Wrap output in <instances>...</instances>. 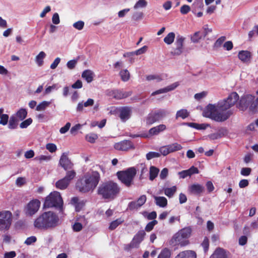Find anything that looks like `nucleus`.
Returning <instances> with one entry per match:
<instances>
[{"label": "nucleus", "instance_id": "30", "mask_svg": "<svg viewBox=\"0 0 258 258\" xmlns=\"http://www.w3.org/2000/svg\"><path fill=\"white\" fill-rule=\"evenodd\" d=\"M82 77L84 78L88 83H90L93 80L94 74L91 70H87L83 72L82 74Z\"/></svg>", "mask_w": 258, "mask_h": 258}, {"label": "nucleus", "instance_id": "19", "mask_svg": "<svg viewBox=\"0 0 258 258\" xmlns=\"http://www.w3.org/2000/svg\"><path fill=\"white\" fill-rule=\"evenodd\" d=\"M205 191L204 187L199 184H193L188 187V191L190 194L199 195Z\"/></svg>", "mask_w": 258, "mask_h": 258}, {"label": "nucleus", "instance_id": "12", "mask_svg": "<svg viewBox=\"0 0 258 258\" xmlns=\"http://www.w3.org/2000/svg\"><path fill=\"white\" fill-rule=\"evenodd\" d=\"M76 172L74 170L68 171L63 178L58 180L55 183V186L59 189H64L69 186L71 181L75 177Z\"/></svg>", "mask_w": 258, "mask_h": 258}, {"label": "nucleus", "instance_id": "48", "mask_svg": "<svg viewBox=\"0 0 258 258\" xmlns=\"http://www.w3.org/2000/svg\"><path fill=\"white\" fill-rule=\"evenodd\" d=\"M170 257L169 250L167 248H164L161 251L157 258H170Z\"/></svg>", "mask_w": 258, "mask_h": 258}, {"label": "nucleus", "instance_id": "1", "mask_svg": "<svg viewBox=\"0 0 258 258\" xmlns=\"http://www.w3.org/2000/svg\"><path fill=\"white\" fill-rule=\"evenodd\" d=\"M230 108L231 106L224 99L217 104L208 105L203 111V116L218 122L224 121L233 113L232 110L229 109Z\"/></svg>", "mask_w": 258, "mask_h": 258}, {"label": "nucleus", "instance_id": "11", "mask_svg": "<svg viewBox=\"0 0 258 258\" xmlns=\"http://www.w3.org/2000/svg\"><path fill=\"white\" fill-rule=\"evenodd\" d=\"M168 113V112L164 109L152 111L146 117V122L148 125H151L165 117Z\"/></svg>", "mask_w": 258, "mask_h": 258}, {"label": "nucleus", "instance_id": "2", "mask_svg": "<svg viewBox=\"0 0 258 258\" xmlns=\"http://www.w3.org/2000/svg\"><path fill=\"white\" fill-rule=\"evenodd\" d=\"M60 223L57 215L51 211L44 212L38 216L34 222V227L38 229H53Z\"/></svg>", "mask_w": 258, "mask_h": 258}, {"label": "nucleus", "instance_id": "28", "mask_svg": "<svg viewBox=\"0 0 258 258\" xmlns=\"http://www.w3.org/2000/svg\"><path fill=\"white\" fill-rule=\"evenodd\" d=\"M155 200V204L157 206L165 208L167 205V200L164 197H157L153 196Z\"/></svg>", "mask_w": 258, "mask_h": 258}, {"label": "nucleus", "instance_id": "62", "mask_svg": "<svg viewBox=\"0 0 258 258\" xmlns=\"http://www.w3.org/2000/svg\"><path fill=\"white\" fill-rule=\"evenodd\" d=\"M207 94L206 92L203 91L201 93H197L195 95L194 97L197 100H200L201 99L205 98Z\"/></svg>", "mask_w": 258, "mask_h": 258}, {"label": "nucleus", "instance_id": "46", "mask_svg": "<svg viewBox=\"0 0 258 258\" xmlns=\"http://www.w3.org/2000/svg\"><path fill=\"white\" fill-rule=\"evenodd\" d=\"M131 94L132 93L130 92H122L117 91L116 92V94L114 95V97L117 99H122L130 96Z\"/></svg>", "mask_w": 258, "mask_h": 258}, {"label": "nucleus", "instance_id": "53", "mask_svg": "<svg viewBox=\"0 0 258 258\" xmlns=\"http://www.w3.org/2000/svg\"><path fill=\"white\" fill-rule=\"evenodd\" d=\"M83 225L82 223H80L79 222L76 221L72 226L73 229L75 232H79L82 230Z\"/></svg>", "mask_w": 258, "mask_h": 258}, {"label": "nucleus", "instance_id": "5", "mask_svg": "<svg viewBox=\"0 0 258 258\" xmlns=\"http://www.w3.org/2000/svg\"><path fill=\"white\" fill-rule=\"evenodd\" d=\"M192 229L190 226L184 227L177 232L173 236L171 241L176 245L184 246L189 243L188 239L190 237Z\"/></svg>", "mask_w": 258, "mask_h": 258}, {"label": "nucleus", "instance_id": "49", "mask_svg": "<svg viewBox=\"0 0 258 258\" xmlns=\"http://www.w3.org/2000/svg\"><path fill=\"white\" fill-rule=\"evenodd\" d=\"M160 156V153L155 152H150L146 154V158L149 160L154 158H158Z\"/></svg>", "mask_w": 258, "mask_h": 258}, {"label": "nucleus", "instance_id": "64", "mask_svg": "<svg viewBox=\"0 0 258 258\" xmlns=\"http://www.w3.org/2000/svg\"><path fill=\"white\" fill-rule=\"evenodd\" d=\"M57 89V85L56 84H53V85L51 86L47 87L45 91L44 94L46 95L49 94L51 92H52L53 90Z\"/></svg>", "mask_w": 258, "mask_h": 258}, {"label": "nucleus", "instance_id": "4", "mask_svg": "<svg viewBox=\"0 0 258 258\" xmlns=\"http://www.w3.org/2000/svg\"><path fill=\"white\" fill-rule=\"evenodd\" d=\"M100 180V174L97 171H93L87 174L84 178L77 183L78 189L83 192H88L94 189Z\"/></svg>", "mask_w": 258, "mask_h": 258}, {"label": "nucleus", "instance_id": "36", "mask_svg": "<svg viewBox=\"0 0 258 258\" xmlns=\"http://www.w3.org/2000/svg\"><path fill=\"white\" fill-rule=\"evenodd\" d=\"M159 172L158 168L154 166H151L150 168V180L153 181L157 176Z\"/></svg>", "mask_w": 258, "mask_h": 258}, {"label": "nucleus", "instance_id": "50", "mask_svg": "<svg viewBox=\"0 0 258 258\" xmlns=\"http://www.w3.org/2000/svg\"><path fill=\"white\" fill-rule=\"evenodd\" d=\"M32 123V119L31 118H29L23 121H22L20 124V127L21 128H26L29 125H30Z\"/></svg>", "mask_w": 258, "mask_h": 258}, {"label": "nucleus", "instance_id": "9", "mask_svg": "<svg viewBox=\"0 0 258 258\" xmlns=\"http://www.w3.org/2000/svg\"><path fill=\"white\" fill-rule=\"evenodd\" d=\"M13 220L12 214L9 211L0 212V231L8 230L12 224Z\"/></svg>", "mask_w": 258, "mask_h": 258}, {"label": "nucleus", "instance_id": "56", "mask_svg": "<svg viewBox=\"0 0 258 258\" xmlns=\"http://www.w3.org/2000/svg\"><path fill=\"white\" fill-rule=\"evenodd\" d=\"M37 240V238L34 236H32L28 237L25 241L24 243L27 245H30L32 243H35Z\"/></svg>", "mask_w": 258, "mask_h": 258}, {"label": "nucleus", "instance_id": "60", "mask_svg": "<svg viewBox=\"0 0 258 258\" xmlns=\"http://www.w3.org/2000/svg\"><path fill=\"white\" fill-rule=\"evenodd\" d=\"M71 124L70 122H67L66 125L61 127L59 130V132L61 134H64L66 133L70 129L71 127Z\"/></svg>", "mask_w": 258, "mask_h": 258}, {"label": "nucleus", "instance_id": "32", "mask_svg": "<svg viewBox=\"0 0 258 258\" xmlns=\"http://www.w3.org/2000/svg\"><path fill=\"white\" fill-rule=\"evenodd\" d=\"M177 187L176 186L163 188L164 194L169 198H172L174 196Z\"/></svg>", "mask_w": 258, "mask_h": 258}, {"label": "nucleus", "instance_id": "52", "mask_svg": "<svg viewBox=\"0 0 258 258\" xmlns=\"http://www.w3.org/2000/svg\"><path fill=\"white\" fill-rule=\"evenodd\" d=\"M85 23L82 21H78L74 23L73 25V27L77 30H81L84 27Z\"/></svg>", "mask_w": 258, "mask_h": 258}, {"label": "nucleus", "instance_id": "10", "mask_svg": "<svg viewBox=\"0 0 258 258\" xmlns=\"http://www.w3.org/2000/svg\"><path fill=\"white\" fill-rule=\"evenodd\" d=\"M146 232L144 230H139L135 235L131 242L124 245V249L129 251L132 248H138L140 243L143 241Z\"/></svg>", "mask_w": 258, "mask_h": 258}, {"label": "nucleus", "instance_id": "14", "mask_svg": "<svg viewBox=\"0 0 258 258\" xmlns=\"http://www.w3.org/2000/svg\"><path fill=\"white\" fill-rule=\"evenodd\" d=\"M185 37L183 36L178 35L176 38V40L174 43L175 48L173 49L171 53L174 55H180L183 50V44L185 41Z\"/></svg>", "mask_w": 258, "mask_h": 258}, {"label": "nucleus", "instance_id": "13", "mask_svg": "<svg viewBox=\"0 0 258 258\" xmlns=\"http://www.w3.org/2000/svg\"><path fill=\"white\" fill-rule=\"evenodd\" d=\"M40 202L38 200H33L29 202L25 208V214L28 216L34 215L39 210Z\"/></svg>", "mask_w": 258, "mask_h": 258}, {"label": "nucleus", "instance_id": "33", "mask_svg": "<svg viewBox=\"0 0 258 258\" xmlns=\"http://www.w3.org/2000/svg\"><path fill=\"white\" fill-rule=\"evenodd\" d=\"M18 119L16 118V117H15V116L13 115L11 116L9 121V128L11 130L16 128L18 126Z\"/></svg>", "mask_w": 258, "mask_h": 258}, {"label": "nucleus", "instance_id": "55", "mask_svg": "<svg viewBox=\"0 0 258 258\" xmlns=\"http://www.w3.org/2000/svg\"><path fill=\"white\" fill-rule=\"evenodd\" d=\"M159 151H160L159 153H160V155L162 154L163 156H166V155H168V154L170 153L169 152V147H168V145L161 147L159 149Z\"/></svg>", "mask_w": 258, "mask_h": 258}, {"label": "nucleus", "instance_id": "8", "mask_svg": "<svg viewBox=\"0 0 258 258\" xmlns=\"http://www.w3.org/2000/svg\"><path fill=\"white\" fill-rule=\"evenodd\" d=\"M62 204L63 201L60 193L58 191H53L46 197L44 205L47 208L53 207L60 208Z\"/></svg>", "mask_w": 258, "mask_h": 258}, {"label": "nucleus", "instance_id": "31", "mask_svg": "<svg viewBox=\"0 0 258 258\" xmlns=\"http://www.w3.org/2000/svg\"><path fill=\"white\" fill-rule=\"evenodd\" d=\"M27 115V110L24 108H21L13 115L15 116L18 120L21 121L23 120L26 117Z\"/></svg>", "mask_w": 258, "mask_h": 258}, {"label": "nucleus", "instance_id": "17", "mask_svg": "<svg viewBox=\"0 0 258 258\" xmlns=\"http://www.w3.org/2000/svg\"><path fill=\"white\" fill-rule=\"evenodd\" d=\"M114 148L119 151H126L130 149L134 148V146L131 141L124 140L115 143Z\"/></svg>", "mask_w": 258, "mask_h": 258}, {"label": "nucleus", "instance_id": "51", "mask_svg": "<svg viewBox=\"0 0 258 258\" xmlns=\"http://www.w3.org/2000/svg\"><path fill=\"white\" fill-rule=\"evenodd\" d=\"M158 222L154 220L148 223L145 227V230L147 232L151 231L154 228V226L157 224Z\"/></svg>", "mask_w": 258, "mask_h": 258}, {"label": "nucleus", "instance_id": "37", "mask_svg": "<svg viewBox=\"0 0 258 258\" xmlns=\"http://www.w3.org/2000/svg\"><path fill=\"white\" fill-rule=\"evenodd\" d=\"M189 115V112L185 109H182L177 111L176 113V118H181L185 119Z\"/></svg>", "mask_w": 258, "mask_h": 258}, {"label": "nucleus", "instance_id": "23", "mask_svg": "<svg viewBox=\"0 0 258 258\" xmlns=\"http://www.w3.org/2000/svg\"><path fill=\"white\" fill-rule=\"evenodd\" d=\"M227 251L222 248H217L209 258H227Z\"/></svg>", "mask_w": 258, "mask_h": 258}, {"label": "nucleus", "instance_id": "59", "mask_svg": "<svg viewBox=\"0 0 258 258\" xmlns=\"http://www.w3.org/2000/svg\"><path fill=\"white\" fill-rule=\"evenodd\" d=\"M202 245L204 248L205 252H207L209 249V239L207 237H205L202 243Z\"/></svg>", "mask_w": 258, "mask_h": 258}, {"label": "nucleus", "instance_id": "58", "mask_svg": "<svg viewBox=\"0 0 258 258\" xmlns=\"http://www.w3.org/2000/svg\"><path fill=\"white\" fill-rule=\"evenodd\" d=\"M226 38L224 36H222L218 38L214 44V47L218 48L221 46L224 41L225 40Z\"/></svg>", "mask_w": 258, "mask_h": 258}, {"label": "nucleus", "instance_id": "25", "mask_svg": "<svg viewBox=\"0 0 258 258\" xmlns=\"http://www.w3.org/2000/svg\"><path fill=\"white\" fill-rule=\"evenodd\" d=\"M251 56L250 52L247 50H241L238 52V54L239 59L243 62L249 61Z\"/></svg>", "mask_w": 258, "mask_h": 258}, {"label": "nucleus", "instance_id": "27", "mask_svg": "<svg viewBox=\"0 0 258 258\" xmlns=\"http://www.w3.org/2000/svg\"><path fill=\"white\" fill-rule=\"evenodd\" d=\"M239 99V95L236 92L231 93L227 99H225L228 104L231 107L234 106Z\"/></svg>", "mask_w": 258, "mask_h": 258}, {"label": "nucleus", "instance_id": "63", "mask_svg": "<svg viewBox=\"0 0 258 258\" xmlns=\"http://www.w3.org/2000/svg\"><path fill=\"white\" fill-rule=\"evenodd\" d=\"M190 11V8L189 6L184 5L180 8V13L182 14L185 15L187 14Z\"/></svg>", "mask_w": 258, "mask_h": 258}, {"label": "nucleus", "instance_id": "45", "mask_svg": "<svg viewBox=\"0 0 258 258\" xmlns=\"http://www.w3.org/2000/svg\"><path fill=\"white\" fill-rule=\"evenodd\" d=\"M147 6V2L146 0H139L134 5V8L138 9L145 8Z\"/></svg>", "mask_w": 258, "mask_h": 258}, {"label": "nucleus", "instance_id": "38", "mask_svg": "<svg viewBox=\"0 0 258 258\" xmlns=\"http://www.w3.org/2000/svg\"><path fill=\"white\" fill-rule=\"evenodd\" d=\"M175 35L173 32H170L164 38V42L170 45L172 44L175 39Z\"/></svg>", "mask_w": 258, "mask_h": 258}, {"label": "nucleus", "instance_id": "40", "mask_svg": "<svg viewBox=\"0 0 258 258\" xmlns=\"http://www.w3.org/2000/svg\"><path fill=\"white\" fill-rule=\"evenodd\" d=\"M51 157L50 156L41 155L38 156H36L34 158V160L39 163H41L43 161H49L51 160Z\"/></svg>", "mask_w": 258, "mask_h": 258}, {"label": "nucleus", "instance_id": "29", "mask_svg": "<svg viewBox=\"0 0 258 258\" xmlns=\"http://www.w3.org/2000/svg\"><path fill=\"white\" fill-rule=\"evenodd\" d=\"M71 203L74 205L76 211H80L85 205L84 201H80L77 197H74L71 200Z\"/></svg>", "mask_w": 258, "mask_h": 258}, {"label": "nucleus", "instance_id": "35", "mask_svg": "<svg viewBox=\"0 0 258 258\" xmlns=\"http://www.w3.org/2000/svg\"><path fill=\"white\" fill-rule=\"evenodd\" d=\"M46 57V54L44 51H41L35 57V62L39 67L43 64V59Z\"/></svg>", "mask_w": 258, "mask_h": 258}, {"label": "nucleus", "instance_id": "42", "mask_svg": "<svg viewBox=\"0 0 258 258\" xmlns=\"http://www.w3.org/2000/svg\"><path fill=\"white\" fill-rule=\"evenodd\" d=\"M168 147L169 149L170 153L174 152L175 151H177L179 150H180L182 149V147L181 146V145L175 143L170 145H168Z\"/></svg>", "mask_w": 258, "mask_h": 258}, {"label": "nucleus", "instance_id": "39", "mask_svg": "<svg viewBox=\"0 0 258 258\" xmlns=\"http://www.w3.org/2000/svg\"><path fill=\"white\" fill-rule=\"evenodd\" d=\"M124 220L122 218H118L112 222L110 224L109 229L111 230L115 229L118 225L123 222Z\"/></svg>", "mask_w": 258, "mask_h": 258}, {"label": "nucleus", "instance_id": "22", "mask_svg": "<svg viewBox=\"0 0 258 258\" xmlns=\"http://www.w3.org/2000/svg\"><path fill=\"white\" fill-rule=\"evenodd\" d=\"M179 85V83L178 82L174 83L173 84L162 89H160L158 90L155 92H153L151 95L154 96L155 95L167 93L169 91L173 90L175 89Z\"/></svg>", "mask_w": 258, "mask_h": 258}, {"label": "nucleus", "instance_id": "7", "mask_svg": "<svg viewBox=\"0 0 258 258\" xmlns=\"http://www.w3.org/2000/svg\"><path fill=\"white\" fill-rule=\"evenodd\" d=\"M137 171L135 167H130L125 171H118L117 175L120 181L127 187L133 184V180Z\"/></svg>", "mask_w": 258, "mask_h": 258}, {"label": "nucleus", "instance_id": "41", "mask_svg": "<svg viewBox=\"0 0 258 258\" xmlns=\"http://www.w3.org/2000/svg\"><path fill=\"white\" fill-rule=\"evenodd\" d=\"M119 75L121 80L124 82L127 81L130 78V73L126 69L121 70L119 73Z\"/></svg>", "mask_w": 258, "mask_h": 258}, {"label": "nucleus", "instance_id": "21", "mask_svg": "<svg viewBox=\"0 0 258 258\" xmlns=\"http://www.w3.org/2000/svg\"><path fill=\"white\" fill-rule=\"evenodd\" d=\"M179 85V83L178 82L174 83L173 84L162 89H160L158 90L155 92H153L151 95L154 96L155 95L167 93L169 91L173 90L175 89Z\"/></svg>", "mask_w": 258, "mask_h": 258}, {"label": "nucleus", "instance_id": "20", "mask_svg": "<svg viewBox=\"0 0 258 258\" xmlns=\"http://www.w3.org/2000/svg\"><path fill=\"white\" fill-rule=\"evenodd\" d=\"M94 104V100L93 99L89 98L86 101H82L79 102L77 106L76 110L77 112L83 111L84 107H89L92 106Z\"/></svg>", "mask_w": 258, "mask_h": 258}, {"label": "nucleus", "instance_id": "3", "mask_svg": "<svg viewBox=\"0 0 258 258\" xmlns=\"http://www.w3.org/2000/svg\"><path fill=\"white\" fill-rule=\"evenodd\" d=\"M120 187L116 182L108 181L103 182L99 186L97 189L98 194L105 200H112L119 195Z\"/></svg>", "mask_w": 258, "mask_h": 258}, {"label": "nucleus", "instance_id": "6", "mask_svg": "<svg viewBox=\"0 0 258 258\" xmlns=\"http://www.w3.org/2000/svg\"><path fill=\"white\" fill-rule=\"evenodd\" d=\"M256 103V100L253 95L245 94L240 98L237 107L242 111H244L248 108L251 111H257Z\"/></svg>", "mask_w": 258, "mask_h": 258}, {"label": "nucleus", "instance_id": "61", "mask_svg": "<svg viewBox=\"0 0 258 258\" xmlns=\"http://www.w3.org/2000/svg\"><path fill=\"white\" fill-rule=\"evenodd\" d=\"M76 221L80 223H82V225L85 226L87 224V221L84 216H79L76 218Z\"/></svg>", "mask_w": 258, "mask_h": 258}, {"label": "nucleus", "instance_id": "16", "mask_svg": "<svg viewBox=\"0 0 258 258\" xmlns=\"http://www.w3.org/2000/svg\"><path fill=\"white\" fill-rule=\"evenodd\" d=\"M69 153H63L60 158L59 161V165L62 167L65 170L71 169L73 167V163L68 157Z\"/></svg>", "mask_w": 258, "mask_h": 258}, {"label": "nucleus", "instance_id": "15", "mask_svg": "<svg viewBox=\"0 0 258 258\" xmlns=\"http://www.w3.org/2000/svg\"><path fill=\"white\" fill-rule=\"evenodd\" d=\"M146 196L144 195H142L137 201L130 202L127 209L130 211H137L146 203Z\"/></svg>", "mask_w": 258, "mask_h": 258}, {"label": "nucleus", "instance_id": "44", "mask_svg": "<svg viewBox=\"0 0 258 258\" xmlns=\"http://www.w3.org/2000/svg\"><path fill=\"white\" fill-rule=\"evenodd\" d=\"M206 35H203L200 32H197L191 37V40L194 42H198L203 36L205 37Z\"/></svg>", "mask_w": 258, "mask_h": 258}, {"label": "nucleus", "instance_id": "54", "mask_svg": "<svg viewBox=\"0 0 258 258\" xmlns=\"http://www.w3.org/2000/svg\"><path fill=\"white\" fill-rule=\"evenodd\" d=\"M46 149L50 153H54L57 150L56 146L53 143H48L46 145Z\"/></svg>", "mask_w": 258, "mask_h": 258}, {"label": "nucleus", "instance_id": "47", "mask_svg": "<svg viewBox=\"0 0 258 258\" xmlns=\"http://www.w3.org/2000/svg\"><path fill=\"white\" fill-rule=\"evenodd\" d=\"M97 138L98 136L96 134L91 133L86 136V140L91 143H95Z\"/></svg>", "mask_w": 258, "mask_h": 258}, {"label": "nucleus", "instance_id": "57", "mask_svg": "<svg viewBox=\"0 0 258 258\" xmlns=\"http://www.w3.org/2000/svg\"><path fill=\"white\" fill-rule=\"evenodd\" d=\"M82 126V125L80 124H76L75 125H74V126H73L71 128V131H70L71 134L73 135H76L77 134L78 131L80 129H81Z\"/></svg>", "mask_w": 258, "mask_h": 258}, {"label": "nucleus", "instance_id": "26", "mask_svg": "<svg viewBox=\"0 0 258 258\" xmlns=\"http://www.w3.org/2000/svg\"><path fill=\"white\" fill-rule=\"evenodd\" d=\"M166 128V125L163 124L152 127L149 131V135L150 136L157 135L160 132L165 131Z\"/></svg>", "mask_w": 258, "mask_h": 258}, {"label": "nucleus", "instance_id": "43", "mask_svg": "<svg viewBox=\"0 0 258 258\" xmlns=\"http://www.w3.org/2000/svg\"><path fill=\"white\" fill-rule=\"evenodd\" d=\"M50 102L46 101H43L40 103L36 108L37 111H43L50 105Z\"/></svg>", "mask_w": 258, "mask_h": 258}, {"label": "nucleus", "instance_id": "24", "mask_svg": "<svg viewBox=\"0 0 258 258\" xmlns=\"http://www.w3.org/2000/svg\"><path fill=\"white\" fill-rule=\"evenodd\" d=\"M196 253L193 250H184L179 252L175 258H196Z\"/></svg>", "mask_w": 258, "mask_h": 258}, {"label": "nucleus", "instance_id": "34", "mask_svg": "<svg viewBox=\"0 0 258 258\" xmlns=\"http://www.w3.org/2000/svg\"><path fill=\"white\" fill-rule=\"evenodd\" d=\"M4 108H0V124L5 125L8 123L9 115L6 114H4Z\"/></svg>", "mask_w": 258, "mask_h": 258}, {"label": "nucleus", "instance_id": "18", "mask_svg": "<svg viewBox=\"0 0 258 258\" xmlns=\"http://www.w3.org/2000/svg\"><path fill=\"white\" fill-rule=\"evenodd\" d=\"M119 117L122 121L125 122L128 120L132 114V108L130 107H122L119 110Z\"/></svg>", "mask_w": 258, "mask_h": 258}]
</instances>
